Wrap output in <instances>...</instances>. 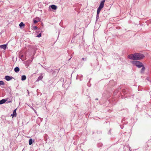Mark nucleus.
I'll return each instance as SVG.
<instances>
[{"label":"nucleus","mask_w":151,"mask_h":151,"mask_svg":"<svg viewBox=\"0 0 151 151\" xmlns=\"http://www.w3.org/2000/svg\"><path fill=\"white\" fill-rule=\"evenodd\" d=\"M131 63L133 65L135 66L138 68H142L140 70V73H144L145 70V68L142 62L139 61L135 60L132 61L131 62Z\"/></svg>","instance_id":"nucleus-1"},{"label":"nucleus","mask_w":151,"mask_h":151,"mask_svg":"<svg viewBox=\"0 0 151 151\" xmlns=\"http://www.w3.org/2000/svg\"><path fill=\"white\" fill-rule=\"evenodd\" d=\"M135 60H141L145 57L144 55L140 53H135Z\"/></svg>","instance_id":"nucleus-2"},{"label":"nucleus","mask_w":151,"mask_h":151,"mask_svg":"<svg viewBox=\"0 0 151 151\" xmlns=\"http://www.w3.org/2000/svg\"><path fill=\"white\" fill-rule=\"evenodd\" d=\"M135 53L129 55L128 56V58L131 60H135Z\"/></svg>","instance_id":"nucleus-3"},{"label":"nucleus","mask_w":151,"mask_h":151,"mask_svg":"<svg viewBox=\"0 0 151 151\" xmlns=\"http://www.w3.org/2000/svg\"><path fill=\"white\" fill-rule=\"evenodd\" d=\"M14 78L12 76H6L5 77L4 79L6 80L7 81H9L12 80Z\"/></svg>","instance_id":"nucleus-4"},{"label":"nucleus","mask_w":151,"mask_h":151,"mask_svg":"<svg viewBox=\"0 0 151 151\" xmlns=\"http://www.w3.org/2000/svg\"><path fill=\"white\" fill-rule=\"evenodd\" d=\"M45 69L47 71V72L49 73L52 72V74H53L55 72L54 70H53L49 68H45Z\"/></svg>","instance_id":"nucleus-5"},{"label":"nucleus","mask_w":151,"mask_h":151,"mask_svg":"<svg viewBox=\"0 0 151 151\" xmlns=\"http://www.w3.org/2000/svg\"><path fill=\"white\" fill-rule=\"evenodd\" d=\"M7 44H4L1 45H0V48L3 49L4 50H6L7 48Z\"/></svg>","instance_id":"nucleus-6"},{"label":"nucleus","mask_w":151,"mask_h":151,"mask_svg":"<svg viewBox=\"0 0 151 151\" xmlns=\"http://www.w3.org/2000/svg\"><path fill=\"white\" fill-rule=\"evenodd\" d=\"M105 0H102L100 3L99 6L103 8L104 6Z\"/></svg>","instance_id":"nucleus-7"},{"label":"nucleus","mask_w":151,"mask_h":151,"mask_svg":"<svg viewBox=\"0 0 151 151\" xmlns=\"http://www.w3.org/2000/svg\"><path fill=\"white\" fill-rule=\"evenodd\" d=\"M31 61L30 60H27L25 62V65L27 67H28Z\"/></svg>","instance_id":"nucleus-8"},{"label":"nucleus","mask_w":151,"mask_h":151,"mask_svg":"<svg viewBox=\"0 0 151 151\" xmlns=\"http://www.w3.org/2000/svg\"><path fill=\"white\" fill-rule=\"evenodd\" d=\"M129 91V90L127 88L125 89H123L122 92L124 94L127 93Z\"/></svg>","instance_id":"nucleus-9"},{"label":"nucleus","mask_w":151,"mask_h":151,"mask_svg":"<svg viewBox=\"0 0 151 151\" xmlns=\"http://www.w3.org/2000/svg\"><path fill=\"white\" fill-rule=\"evenodd\" d=\"M7 101V99H2L0 100V105L4 103Z\"/></svg>","instance_id":"nucleus-10"},{"label":"nucleus","mask_w":151,"mask_h":151,"mask_svg":"<svg viewBox=\"0 0 151 151\" xmlns=\"http://www.w3.org/2000/svg\"><path fill=\"white\" fill-rule=\"evenodd\" d=\"M50 7H51L52 9L53 10H56L57 8V6L55 5H52Z\"/></svg>","instance_id":"nucleus-11"},{"label":"nucleus","mask_w":151,"mask_h":151,"mask_svg":"<svg viewBox=\"0 0 151 151\" xmlns=\"http://www.w3.org/2000/svg\"><path fill=\"white\" fill-rule=\"evenodd\" d=\"M16 109H14L13 112V113L12 114H11V116L13 117L14 116H17V113L16 112Z\"/></svg>","instance_id":"nucleus-12"},{"label":"nucleus","mask_w":151,"mask_h":151,"mask_svg":"<svg viewBox=\"0 0 151 151\" xmlns=\"http://www.w3.org/2000/svg\"><path fill=\"white\" fill-rule=\"evenodd\" d=\"M19 68L18 67H15L14 69V71L16 73H18L19 71Z\"/></svg>","instance_id":"nucleus-13"},{"label":"nucleus","mask_w":151,"mask_h":151,"mask_svg":"<svg viewBox=\"0 0 151 151\" xmlns=\"http://www.w3.org/2000/svg\"><path fill=\"white\" fill-rule=\"evenodd\" d=\"M26 77L25 75H23L22 76L21 80L22 81H24L26 79Z\"/></svg>","instance_id":"nucleus-14"},{"label":"nucleus","mask_w":151,"mask_h":151,"mask_svg":"<svg viewBox=\"0 0 151 151\" xmlns=\"http://www.w3.org/2000/svg\"><path fill=\"white\" fill-rule=\"evenodd\" d=\"M43 78V77L41 75L38 77L37 81H40Z\"/></svg>","instance_id":"nucleus-15"},{"label":"nucleus","mask_w":151,"mask_h":151,"mask_svg":"<svg viewBox=\"0 0 151 151\" xmlns=\"http://www.w3.org/2000/svg\"><path fill=\"white\" fill-rule=\"evenodd\" d=\"M33 139L31 138L29 140V145H31L32 144V143H33Z\"/></svg>","instance_id":"nucleus-16"},{"label":"nucleus","mask_w":151,"mask_h":151,"mask_svg":"<svg viewBox=\"0 0 151 151\" xmlns=\"http://www.w3.org/2000/svg\"><path fill=\"white\" fill-rule=\"evenodd\" d=\"M99 18V14H96V22H97Z\"/></svg>","instance_id":"nucleus-17"},{"label":"nucleus","mask_w":151,"mask_h":151,"mask_svg":"<svg viewBox=\"0 0 151 151\" xmlns=\"http://www.w3.org/2000/svg\"><path fill=\"white\" fill-rule=\"evenodd\" d=\"M24 24L22 22H21L19 25L20 28H22V27H24Z\"/></svg>","instance_id":"nucleus-18"},{"label":"nucleus","mask_w":151,"mask_h":151,"mask_svg":"<svg viewBox=\"0 0 151 151\" xmlns=\"http://www.w3.org/2000/svg\"><path fill=\"white\" fill-rule=\"evenodd\" d=\"M39 20H37L35 19H34L33 20V22L35 24H36L39 21Z\"/></svg>","instance_id":"nucleus-19"},{"label":"nucleus","mask_w":151,"mask_h":151,"mask_svg":"<svg viewBox=\"0 0 151 151\" xmlns=\"http://www.w3.org/2000/svg\"><path fill=\"white\" fill-rule=\"evenodd\" d=\"M103 144L101 143H99L97 145V146L98 147H101L102 146Z\"/></svg>","instance_id":"nucleus-20"},{"label":"nucleus","mask_w":151,"mask_h":151,"mask_svg":"<svg viewBox=\"0 0 151 151\" xmlns=\"http://www.w3.org/2000/svg\"><path fill=\"white\" fill-rule=\"evenodd\" d=\"M0 85H4V83L3 81H0Z\"/></svg>","instance_id":"nucleus-21"},{"label":"nucleus","mask_w":151,"mask_h":151,"mask_svg":"<svg viewBox=\"0 0 151 151\" xmlns=\"http://www.w3.org/2000/svg\"><path fill=\"white\" fill-rule=\"evenodd\" d=\"M118 91L117 90H115L114 91V94H117V93H118Z\"/></svg>","instance_id":"nucleus-22"},{"label":"nucleus","mask_w":151,"mask_h":151,"mask_svg":"<svg viewBox=\"0 0 151 151\" xmlns=\"http://www.w3.org/2000/svg\"><path fill=\"white\" fill-rule=\"evenodd\" d=\"M102 8H103L99 6V7H98L97 9L98 10H100L101 11V9H102Z\"/></svg>","instance_id":"nucleus-23"},{"label":"nucleus","mask_w":151,"mask_h":151,"mask_svg":"<svg viewBox=\"0 0 151 151\" xmlns=\"http://www.w3.org/2000/svg\"><path fill=\"white\" fill-rule=\"evenodd\" d=\"M41 36V33L39 34L37 36V37H40Z\"/></svg>","instance_id":"nucleus-24"},{"label":"nucleus","mask_w":151,"mask_h":151,"mask_svg":"<svg viewBox=\"0 0 151 151\" xmlns=\"http://www.w3.org/2000/svg\"><path fill=\"white\" fill-rule=\"evenodd\" d=\"M100 12V10H99L98 9H97V14H99Z\"/></svg>","instance_id":"nucleus-25"},{"label":"nucleus","mask_w":151,"mask_h":151,"mask_svg":"<svg viewBox=\"0 0 151 151\" xmlns=\"http://www.w3.org/2000/svg\"><path fill=\"white\" fill-rule=\"evenodd\" d=\"M37 29V26H35L34 27V29L35 30Z\"/></svg>","instance_id":"nucleus-26"},{"label":"nucleus","mask_w":151,"mask_h":151,"mask_svg":"<svg viewBox=\"0 0 151 151\" xmlns=\"http://www.w3.org/2000/svg\"><path fill=\"white\" fill-rule=\"evenodd\" d=\"M82 60H86V58H82Z\"/></svg>","instance_id":"nucleus-27"},{"label":"nucleus","mask_w":151,"mask_h":151,"mask_svg":"<svg viewBox=\"0 0 151 151\" xmlns=\"http://www.w3.org/2000/svg\"><path fill=\"white\" fill-rule=\"evenodd\" d=\"M11 102V101H7V102H6V103H10V102Z\"/></svg>","instance_id":"nucleus-28"},{"label":"nucleus","mask_w":151,"mask_h":151,"mask_svg":"<svg viewBox=\"0 0 151 151\" xmlns=\"http://www.w3.org/2000/svg\"><path fill=\"white\" fill-rule=\"evenodd\" d=\"M95 100H98V98H96L95 99Z\"/></svg>","instance_id":"nucleus-29"},{"label":"nucleus","mask_w":151,"mask_h":151,"mask_svg":"<svg viewBox=\"0 0 151 151\" xmlns=\"http://www.w3.org/2000/svg\"><path fill=\"white\" fill-rule=\"evenodd\" d=\"M23 57V55H22L21 56V57H22V58Z\"/></svg>","instance_id":"nucleus-30"},{"label":"nucleus","mask_w":151,"mask_h":151,"mask_svg":"<svg viewBox=\"0 0 151 151\" xmlns=\"http://www.w3.org/2000/svg\"><path fill=\"white\" fill-rule=\"evenodd\" d=\"M82 80V79H81V78H80V81H81Z\"/></svg>","instance_id":"nucleus-31"},{"label":"nucleus","mask_w":151,"mask_h":151,"mask_svg":"<svg viewBox=\"0 0 151 151\" xmlns=\"http://www.w3.org/2000/svg\"><path fill=\"white\" fill-rule=\"evenodd\" d=\"M110 132V130L109 131V132Z\"/></svg>","instance_id":"nucleus-32"},{"label":"nucleus","mask_w":151,"mask_h":151,"mask_svg":"<svg viewBox=\"0 0 151 151\" xmlns=\"http://www.w3.org/2000/svg\"><path fill=\"white\" fill-rule=\"evenodd\" d=\"M38 118H40V117H38Z\"/></svg>","instance_id":"nucleus-33"},{"label":"nucleus","mask_w":151,"mask_h":151,"mask_svg":"<svg viewBox=\"0 0 151 151\" xmlns=\"http://www.w3.org/2000/svg\"><path fill=\"white\" fill-rule=\"evenodd\" d=\"M71 58H70V59H69V60H70V59Z\"/></svg>","instance_id":"nucleus-34"},{"label":"nucleus","mask_w":151,"mask_h":151,"mask_svg":"<svg viewBox=\"0 0 151 151\" xmlns=\"http://www.w3.org/2000/svg\"><path fill=\"white\" fill-rule=\"evenodd\" d=\"M81 77H82V75L81 76Z\"/></svg>","instance_id":"nucleus-35"}]
</instances>
